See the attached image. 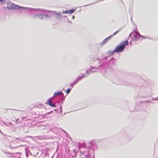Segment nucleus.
<instances>
[{
    "label": "nucleus",
    "instance_id": "dca6fc26",
    "mask_svg": "<svg viewBox=\"0 0 158 158\" xmlns=\"http://www.w3.org/2000/svg\"><path fill=\"white\" fill-rule=\"evenodd\" d=\"M72 89V88H70V89H68L66 91V94H69L70 93V91H71V90Z\"/></svg>",
    "mask_w": 158,
    "mask_h": 158
},
{
    "label": "nucleus",
    "instance_id": "20e7f679",
    "mask_svg": "<svg viewBox=\"0 0 158 158\" xmlns=\"http://www.w3.org/2000/svg\"><path fill=\"white\" fill-rule=\"evenodd\" d=\"M128 44L127 40L122 43L120 45L117 46L116 48L113 51V52H123L124 49L126 45Z\"/></svg>",
    "mask_w": 158,
    "mask_h": 158
},
{
    "label": "nucleus",
    "instance_id": "2eb2a0df",
    "mask_svg": "<svg viewBox=\"0 0 158 158\" xmlns=\"http://www.w3.org/2000/svg\"><path fill=\"white\" fill-rule=\"evenodd\" d=\"M87 73V74L85 73V74H83L82 75V76H81V77H82V78L83 77H86L88 76L89 74H88V73Z\"/></svg>",
    "mask_w": 158,
    "mask_h": 158
},
{
    "label": "nucleus",
    "instance_id": "2f4dec72",
    "mask_svg": "<svg viewBox=\"0 0 158 158\" xmlns=\"http://www.w3.org/2000/svg\"><path fill=\"white\" fill-rule=\"evenodd\" d=\"M61 106H60V112H61Z\"/></svg>",
    "mask_w": 158,
    "mask_h": 158
},
{
    "label": "nucleus",
    "instance_id": "ddd939ff",
    "mask_svg": "<svg viewBox=\"0 0 158 158\" xmlns=\"http://www.w3.org/2000/svg\"><path fill=\"white\" fill-rule=\"evenodd\" d=\"M76 10V9H72L68 10V14H71L74 12Z\"/></svg>",
    "mask_w": 158,
    "mask_h": 158
},
{
    "label": "nucleus",
    "instance_id": "423d86ee",
    "mask_svg": "<svg viewBox=\"0 0 158 158\" xmlns=\"http://www.w3.org/2000/svg\"><path fill=\"white\" fill-rule=\"evenodd\" d=\"M120 30V29H119L118 30L116 31L112 35H111L105 39L101 43H100V44L101 45V46H102L104 44L106 43L109 40V39L111 38V36L113 35H115L117 33L119 32Z\"/></svg>",
    "mask_w": 158,
    "mask_h": 158
},
{
    "label": "nucleus",
    "instance_id": "a878e982",
    "mask_svg": "<svg viewBox=\"0 0 158 158\" xmlns=\"http://www.w3.org/2000/svg\"><path fill=\"white\" fill-rule=\"evenodd\" d=\"M90 144H91V145H92V142H90Z\"/></svg>",
    "mask_w": 158,
    "mask_h": 158
},
{
    "label": "nucleus",
    "instance_id": "c85d7f7f",
    "mask_svg": "<svg viewBox=\"0 0 158 158\" xmlns=\"http://www.w3.org/2000/svg\"><path fill=\"white\" fill-rule=\"evenodd\" d=\"M15 123H18V121H17V120H16V121H15Z\"/></svg>",
    "mask_w": 158,
    "mask_h": 158
},
{
    "label": "nucleus",
    "instance_id": "6ab92c4d",
    "mask_svg": "<svg viewBox=\"0 0 158 158\" xmlns=\"http://www.w3.org/2000/svg\"><path fill=\"white\" fill-rule=\"evenodd\" d=\"M82 78V77H80L78 78H77L76 80V81H77H77H78L80 80Z\"/></svg>",
    "mask_w": 158,
    "mask_h": 158
},
{
    "label": "nucleus",
    "instance_id": "473e14b6",
    "mask_svg": "<svg viewBox=\"0 0 158 158\" xmlns=\"http://www.w3.org/2000/svg\"><path fill=\"white\" fill-rule=\"evenodd\" d=\"M64 131V133H66V132L65 131Z\"/></svg>",
    "mask_w": 158,
    "mask_h": 158
},
{
    "label": "nucleus",
    "instance_id": "7ed1b4c3",
    "mask_svg": "<svg viewBox=\"0 0 158 158\" xmlns=\"http://www.w3.org/2000/svg\"><path fill=\"white\" fill-rule=\"evenodd\" d=\"M105 64H101L98 66L96 68L95 71H91L90 70L91 69H94L95 68V67H91L90 69L88 71H86V73H88L89 74L91 72L93 73L95 72H101L102 73H105L107 69V68H105Z\"/></svg>",
    "mask_w": 158,
    "mask_h": 158
},
{
    "label": "nucleus",
    "instance_id": "f03ea898",
    "mask_svg": "<svg viewBox=\"0 0 158 158\" xmlns=\"http://www.w3.org/2000/svg\"><path fill=\"white\" fill-rule=\"evenodd\" d=\"M6 139L9 142V143H6L5 144L6 146V148H9L11 149H13L17 148L19 147L14 146L12 144L17 140L18 141L20 140L19 138L12 137L10 136H7ZM21 140L22 141V140Z\"/></svg>",
    "mask_w": 158,
    "mask_h": 158
},
{
    "label": "nucleus",
    "instance_id": "7c9ffc66",
    "mask_svg": "<svg viewBox=\"0 0 158 158\" xmlns=\"http://www.w3.org/2000/svg\"><path fill=\"white\" fill-rule=\"evenodd\" d=\"M68 22H69V23H71V22L70 21H68Z\"/></svg>",
    "mask_w": 158,
    "mask_h": 158
},
{
    "label": "nucleus",
    "instance_id": "a211bd4d",
    "mask_svg": "<svg viewBox=\"0 0 158 158\" xmlns=\"http://www.w3.org/2000/svg\"><path fill=\"white\" fill-rule=\"evenodd\" d=\"M113 51H109L107 52V53L110 54V55H112L114 52H113Z\"/></svg>",
    "mask_w": 158,
    "mask_h": 158
},
{
    "label": "nucleus",
    "instance_id": "4be33fe9",
    "mask_svg": "<svg viewBox=\"0 0 158 158\" xmlns=\"http://www.w3.org/2000/svg\"><path fill=\"white\" fill-rule=\"evenodd\" d=\"M152 99L154 100H158V98H153Z\"/></svg>",
    "mask_w": 158,
    "mask_h": 158
},
{
    "label": "nucleus",
    "instance_id": "1a4fd4ad",
    "mask_svg": "<svg viewBox=\"0 0 158 158\" xmlns=\"http://www.w3.org/2000/svg\"><path fill=\"white\" fill-rule=\"evenodd\" d=\"M60 95H61L62 96H63L64 94L62 91H61L59 92H55L53 96L56 97Z\"/></svg>",
    "mask_w": 158,
    "mask_h": 158
},
{
    "label": "nucleus",
    "instance_id": "412c9836",
    "mask_svg": "<svg viewBox=\"0 0 158 158\" xmlns=\"http://www.w3.org/2000/svg\"><path fill=\"white\" fill-rule=\"evenodd\" d=\"M44 16V14H42L41 17H40V19H42V20H43L44 19V18H43V17Z\"/></svg>",
    "mask_w": 158,
    "mask_h": 158
},
{
    "label": "nucleus",
    "instance_id": "b1692460",
    "mask_svg": "<svg viewBox=\"0 0 158 158\" xmlns=\"http://www.w3.org/2000/svg\"><path fill=\"white\" fill-rule=\"evenodd\" d=\"M107 58H108V57L107 56H106L103 59H106V60L107 59Z\"/></svg>",
    "mask_w": 158,
    "mask_h": 158
},
{
    "label": "nucleus",
    "instance_id": "cd10ccee",
    "mask_svg": "<svg viewBox=\"0 0 158 158\" xmlns=\"http://www.w3.org/2000/svg\"><path fill=\"white\" fill-rule=\"evenodd\" d=\"M90 5V4L87 5H85V6H88V5Z\"/></svg>",
    "mask_w": 158,
    "mask_h": 158
},
{
    "label": "nucleus",
    "instance_id": "393cba45",
    "mask_svg": "<svg viewBox=\"0 0 158 158\" xmlns=\"http://www.w3.org/2000/svg\"><path fill=\"white\" fill-rule=\"evenodd\" d=\"M75 18V17L74 16H73L72 17V18L73 19H74Z\"/></svg>",
    "mask_w": 158,
    "mask_h": 158
},
{
    "label": "nucleus",
    "instance_id": "f8f14e48",
    "mask_svg": "<svg viewBox=\"0 0 158 158\" xmlns=\"http://www.w3.org/2000/svg\"><path fill=\"white\" fill-rule=\"evenodd\" d=\"M44 16L46 19H50L51 18V16L50 15L48 14H44Z\"/></svg>",
    "mask_w": 158,
    "mask_h": 158
},
{
    "label": "nucleus",
    "instance_id": "9d476101",
    "mask_svg": "<svg viewBox=\"0 0 158 158\" xmlns=\"http://www.w3.org/2000/svg\"><path fill=\"white\" fill-rule=\"evenodd\" d=\"M100 60L98 59H96L94 60V64H96L97 63L100 64Z\"/></svg>",
    "mask_w": 158,
    "mask_h": 158
},
{
    "label": "nucleus",
    "instance_id": "f257e3e1",
    "mask_svg": "<svg viewBox=\"0 0 158 158\" xmlns=\"http://www.w3.org/2000/svg\"><path fill=\"white\" fill-rule=\"evenodd\" d=\"M10 6H7L6 7V8L8 9H18L20 8H22V9H27L28 10H35L38 11V12H44L45 13H49L50 12H51L52 11L50 10H46L43 9H35L33 8H27L25 7H23L20 6H19L17 5H15L13 3H10Z\"/></svg>",
    "mask_w": 158,
    "mask_h": 158
},
{
    "label": "nucleus",
    "instance_id": "39448f33",
    "mask_svg": "<svg viewBox=\"0 0 158 158\" xmlns=\"http://www.w3.org/2000/svg\"><path fill=\"white\" fill-rule=\"evenodd\" d=\"M131 35H133L132 39L134 40H138L141 37L142 38H144L143 36L141 35L139 32L136 31H134L130 34L129 35V36H131Z\"/></svg>",
    "mask_w": 158,
    "mask_h": 158
},
{
    "label": "nucleus",
    "instance_id": "c756f323",
    "mask_svg": "<svg viewBox=\"0 0 158 158\" xmlns=\"http://www.w3.org/2000/svg\"><path fill=\"white\" fill-rule=\"evenodd\" d=\"M9 123L11 125H12V123Z\"/></svg>",
    "mask_w": 158,
    "mask_h": 158
},
{
    "label": "nucleus",
    "instance_id": "4468645a",
    "mask_svg": "<svg viewBox=\"0 0 158 158\" xmlns=\"http://www.w3.org/2000/svg\"><path fill=\"white\" fill-rule=\"evenodd\" d=\"M77 81H74L72 83H71V84H70V86H71V88H72L73 87V86L75 84H76L77 83Z\"/></svg>",
    "mask_w": 158,
    "mask_h": 158
},
{
    "label": "nucleus",
    "instance_id": "6e6552de",
    "mask_svg": "<svg viewBox=\"0 0 158 158\" xmlns=\"http://www.w3.org/2000/svg\"><path fill=\"white\" fill-rule=\"evenodd\" d=\"M48 104L52 107H55L56 106L55 104H52L51 101V98H49L48 101Z\"/></svg>",
    "mask_w": 158,
    "mask_h": 158
},
{
    "label": "nucleus",
    "instance_id": "aec40b11",
    "mask_svg": "<svg viewBox=\"0 0 158 158\" xmlns=\"http://www.w3.org/2000/svg\"><path fill=\"white\" fill-rule=\"evenodd\" d=\"M63 13L68 14V10H66L64 11H63Z\"/></svg>",
    "mask_w": 158,
    "mask_h": 158
},
{
    "label": "nucleus",
    "instance_id": "72a5a7b5",
    "mask_svg": "<svg viewBox=\"0 0 158 158\" xmlns=\"http://www.w3.org/2000/svg\"><path fill=\"white\" fill-rule=\"evenodd\" d=\"M114 59L113 58H112V59H110V60H112V59Z\"/></svg>",
    "mask_w": 158,
    "mask_h": 158
},
{
    "label": "nucleus",
    "instance_id": "f704fd0d",
    "mask_svg": "<svg viewBox=\"0 0 158 158\" xmlns=\"http://www.w3.org/2000/svg\"><path fill=\"white\" fill-rule=\"evenodd\" d=\"M4 124L5 125H7L6 123H4Z\"/></svg>",
    "mask_w": 158,
    "mask_h": 158
},
{
    "label": "nucleus",
    "instance_id": "c9c22d12",
    "mask_svg": "<svg viewBox=\"0 0 158 158\" xmlns=\"http://www.w3.org/2000/svg\"><path fill=\"white\" fill-rule=\"evenodd\" d=\"M131 20H132V18H131Z\"/></svg>",
    "mask_w": 158,
    "mask_h": 158
},
{
    "label": "nucleus",
    "instance_id": "0eeeda50",
    "mask_svg": "<svg viewBox=\"0 0 158 158\" xmlns=\"http://www.w3.org/2000/svg\"><path fill=\"white\" fill-rule=\"evenodd\" d=\"M54 13L55 15V16L56 19H62V16L60 15V14L56 12H55Z\"/></svg>",
    "mask_w": 158,
    "mask_h": 158
},
{
    "label": "nucleus",
    "instance_id": "f3484780",
    "mask_svg": "<svg viewBox=\"0 0 158 158\" xmlns=\"http://www.w3.org/2000/svg\"><path fill=\"white\" fill-rule=\"evenodd\" d=\"M0 2H1L2 4H4L6 3V0H0Z\"/></svg>",
    "mask_w": 158,
    "mask_h": 158
},
{
    "label": "nucleus",
    "instance_id": "5701e85b",
    "mask_svg": "<svg viewBox=\"0 0 158 158\" xmlns=\"http://www.w3.org/2000/svg\"><path fill=\"white\" fill-rule=\"evenodd\" d=\"M52 112H53V111H50V112H48V114H50V113H52Z\"/></svg>",
    "mask_w": 158,
    "mask_h": 158
},
{
    "label": "nucleus",
    "instance_id": "bb28decb",
    "mask_svg": "<svg viewBox=\"0 0 158 158\" xmlns=\"http://www.w3.org/2000/svg\"><path fill=\"white\" fill-rule=\"evenodd\" d=\"M66 17H67V16H64V18H66Z\"/></svg>",
    "mask_w": 158,
    "mask_h": 158
},
{
    "label": "nucleus",
    "instance_id": "9b49d317",
    "mask_svg": "<svg viewBox=\"0 0 158 158\" xmlns=\"http://www.w3.org/2000/svg\"><path fill=\"white\" fill-rule=\"evenodd\" d=\"M42 14H38L34 16L33 17L34 18H39L40 19Z\"/></svg>",
    "mask_w": 158,
    "mask_h": 158
}]
</instances>
